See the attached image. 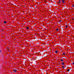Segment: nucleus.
<instances>
[{"label":"nucleus","instance_id":"1","mask_svg":"<svg viewBox=\"0 0 74 74\" xmlns=\"http://www.w3.org/2000/svg\"><path fill=\"white\" fill-rule=\"evenodd\" d=\"M62 3L63 4H65V3H66V2H65L64 0H62Z\"/></svg>","mask_w":74,"mask_h":74},{"label":"nucleus","instance_id":"2","mask_svg":"<svg viewBox=\"0 0 74 74\" xmlns=\"http://www.w3.org/2000/svg\"><path fill=\"white\" fill-rule=\"evenodd\" d=\"M14 71V73H16V70H13Z\"/></svg>","mask_w":74,"mask_h":74},{"label":"nucleus","instance_id":"3","mask_svg":"<svg viewBox=\"0 0 74 74\" xmlns=\"http://www.w3.org/2000/svg\"><path fill=\"white\" fill-rule=\"evenodd\" d=\"M55 52V53H58V51H56Z\"/></svg>","mask_w":74,"mask_h":74},{"label":"nucleus","instance_id":"4","mask_svg":"<svg viewBox=\"0 0 74 74\" xmlns=\"http://www.w3.org/2000/svg\"><path fill=\"white\" fill-rule=\"evenodd\" d=\"M64 63H61V64H62V65H64Z\"/></svg>","mask_w":74,"mask_h":74},{"label":"nucleus","instance_id":"5","mask_svg":"<svg viewBox=\"0 0 74 74\" xmlns=\"http://www.w3.org/2000/svg\"><path fill=\"white\" fill-rule=\"evenodd\" d=\"M66 28H67V27H68V26H67V25H66L65 26Z\"/></svg>","mask_w":74,"mask_h":74},{"label":"nucleus","instance_id":"6","mask_svg":"<svg viewBox=\"0 0 74 74\" xmlns=\"http://www.w3.org/2000/svg\"><path fill=\"white\" fill-rule=\"evenodd\" d=\"M7 23V22H6V21H5L4 22V23Z\"/></svg>","mask_w":74,"mask_h":74},{"label":"nucleus","instance_id":"7","mask_svg":"<svg viewBox=\"0 0 74 74\" xmlns=\"http://www.w3.org/2000/svg\"><path fill=\"white\" fill-rule=\"evenodd\" d=\"M64 60H63V59H61V61L62 62H63V61Z\"/></svg>","mask_w":74,"mask_h":74},{"label":"nucleus","instance_id":"8","mask_svg":"<svg viewBox=\"0 0 74 74\" xmlns=\"http://www.w3.org/2000/svg\"><path fill=\"white\" fill-rule=\"evenodd\" d=\"M62 54H63V55H65V53H63Z\"/></svg>","mask_w":74,"mask_h":74},{"label":"nucleus","instance_id":"9","mask_svg":"<svg viewBox=\"0 0 74 74\" xmlns=\"http://www.w3.org/2000/svg\"><path fill=\"white\" fill-rule=\"evenodd\" d=\"M67 71H70V69H68L67 70Z\"/></svg>","mask_w":74,"mask_h":74},{"label":"nucleus","instance_id":"10","mask_svg":"<svg viewBox=\"0 0 74 74\" xmlns=\"http://www.w3.org/2000/svg\"><path fill=\"white\" fill-rule=\"evenodd\" d=\"M26 29H29V27H27Z\"/></svg>","mask_w":74,"mask_h":74},{"label":"nucleus","instance_id":"11","mask_svg":"<svg viewBox=\"0 0 74 74\" xmlns=\"http://www.w3.org/2000/svg\"><path fill=\"white\" fill-rule=\"evenodd\" d=\"M58 30H59V29H56V31H58Z\"/></svg>","mask_w":74,"mask_h":74},{"label":"nucleus","instance_id":"12","mask_svg":"<svg viewBox=\"0 0 74 74\" xmlns=\"http://www.w3.org/2000/svg\"><path fill=\"white\" fill-rule=\"evenodd\" d=\"M62 67L63 68V69H64V66H62Z\"/></svg>","mask_w":74,"mask_h":74},{"label":"nucleus","instance_id":"13","mask_svg":"<svg viewBox=\"0 0 74 74\" xmlns=\"http://www.w3.org/2000/svg\"><path fill=\"white\" fill-rule=\"evenodd\" d=\"M60 1L58 2V3L60 4Z\"/></svg>","mask_w":74,"mask_h":74},{"label":"nucleus","instance_id":"14","mask_svg":"<svg viewBox=\"0 0 74 74\" xmlns=\"http://www.w3.org/2000/svg\"><path fill=\"white\" fill-rule=\"evenodd\" d=\"M72 7H74V5H72Z\"/></svg>","mask_w":74,"mask_h":74},{"label":"nucleus","instance_id":"15","mask_svg":"<svg viewBox=\"0 0 74 74\" xmlns=\"http://www.w3.org/2000/svg\"><path fill=\"white\" fill-rule=\"evenodd\" d=\"M73 64H74V62H73Z\"/></svg>","mask_w":74,"mask_h":74},{"label":"nucleus","instance_id":"16","mask_svg":"<svg viewBox=\"0 0 74 74\" xmlns=\"http://www.w3.org/2000/svg\"><path fill=\"white\" fill-rule=\"evenodd\" d=\"M0 52H1V51L0 50Z\"/></svg>","mask_w":74,"mask_h":74},{"label":"nucleus","instance_id":"17","mask_svg":"<svg viewBox=\"0 0 74 74\" xmlns=\"http://www.w3.org/2000/svg\"><path fill=\"white\" fill-rule=\"evenodd\" d=\"M11 57V58H12V57Z\"/></svg>","mask_w":74,"mask_h":74}]
</instances>
